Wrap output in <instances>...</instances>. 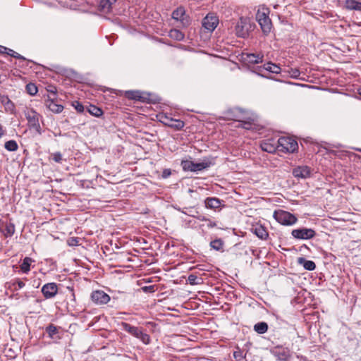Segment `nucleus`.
I'll return each mask as SVG.
<instances>
[{"label":"nucleus","mask_w":361,"mask_h":361,"mask_svg":"<svg viewBox=\"0 0 361 361\" xmlns=\"http://www.w3.org/2000/svg\"><path fill=\"white\" fill-rule=\"evenodd\" d=\"M219 24L218 18L213 14H208L202 20V26L209 32H212Z\"/></svg>","instance_id":"obj_9"},{"label":"nucleus","mask_w":361,"mask_h":361,"mask_svg":"<svg viewBox=\"0 0 361 361\" xmlns=\"http://www.w3.org/2000/svg\"><path fill=\"white\" fill-rule=\"evenodd\" d=\"M162 122L164 125L173 128L176 130H180L184 127L183 121L171 118L165 117V120Z\"/></svg>","instance_id":"obj_12"},{"label":"nucleus","mask_w":361,"mask_h":361,"mask_svg":"<svg viewBox=\"0 0 361 361\" xmlns=\"http://www.w3.org/2000/svg\"><path fill=\"white\" fill-rule=\"evenodd\" d=\"M221 202L216 197H207L205 200L206 207L210 209H217L221 207Z\"/></svg>","instance_id":"obj_15"},{"label":"nucleus","mask_w":361,"mask_h":361,"mask_svg":"<svg viewBox=\"0 0 361 361\" xmlns=\"http://www.w3.org/2000/svg\"><path fill=\"white\" fill-rule=\"evenodd\" d=\"M42 293L46 299L54 298L58 293V287L55 283H48L42 288Z\"/></svg>","instance_id":"obj_10"},{"label":"nucleus","mask_w":361,"mask_h":361,"mask_svg":"<svg viewBox=\"0 0 361 361\" xmlns=\"http://www.w3.org/2000/svg\"><path fill=\"white\" fill-rule=\"evenodd\" d=\"M298 73V71L296 70L295 72H294V76H297V73Z\"/></svg>","instance_id":"obj_48"},{"label":"nucleus","mask_w":361,"mask_h":361,"mask_svg":"<svg viewBox=\"0 0 361 361\" xmlns=\"http://www.w3.org/2000/svg\"><path fill=\"white\" fill-rule=\"evenodd\" d=\"M6 54H8L13 58H16V59H21L23 61L25 60V58L24 56H21L18 53L16 52L15 51H13V49H11L9 48H8V49H7Z\"/></svg>","instance_id":"obj_35"},{"label":"nucleus","mask_w":361,"mask_h":361,"mask_svg":"<svg viewBox=\"0 0 361 361\" xmlns=\"http://www.w3.org/2000/svg\"><path fill=\"white\" fill-rule=\"evenodd\" d=\"M355 11H361V2L357 1Z\"/></svg>","instance_id":"obj_46"},{"label":"nucleus","mask_w":361,"mask_h":361,"mask_svg":"<svg viewBox=\"0 0 361 361\" xmlns=\"http://www.w3.org/2000/svg\"><path fill=\"white\" fill-rule=\"evenodd\" d=\"M15 290L21 289L25 286V283L20 279H16V282L13 283Z\"/></svg>","instance_id":"obj_37"},{"label":"nucleus","mask_w":361,"mask_h":361,"mask_svg":"<svg viewBox=\"0 0 361 361\" xmlns=\"http://www.w3.org/2000/svg\"><path fill=\"white\" fill-rule=\"evenodd\" d=\"M211 247L216 250H220L223 247V242L221 239H216L214 240H212L210 243Z\"/></svg>","instance_id":"obj_32"},{"label":"nucleus","mask_w":361,"mask_h":361,"mask_svg":"<svg viewBox=\"0 0 361 361\" xmlns=\"http://www.w3.org/2000/svg\"><path fill=\"white\" fill-rule=\"evenodd\" d=\"M169 37L173 39L181 41L184 38V34L178 30L173 29L169 32Z\"/></svg>","instance_id":"obj_26"},{"label":"nucleus","mask_w":361,"mask_h":361,"mask_svg":"<svg viewBox=\"0 0 361 361\" xmlns=\"http://www.w3.org/2000/svg\"><path fill=\"white\" fill-rule=\"evenodd\" d=\"M194 163L195 162H193L192 161L185 160V161H182L181 166H182L183 169L184 171H193V170H194Z\"/></svg>","instance_id":"obj_29"},{"label":"nucleus","mask_w":361,"mask_h":361,"mask_svg":"<svg viewBox=\"0 0 361 361\" xmlns=\"http://www.w3.org/2000/svg\"><path fill=\"white\" fill-rule=\"evenodd\" d=\"M1 102L4 106L6 110L12 111L14 109V104L8 96H2L1 97Z\"/></svg>","instance_id":"obj_21"},{"label":"nucleus","mask_w":361,"mask_h":361,"mask_svg":"<svg viewBox=\"0 0 361 361\" xmlns=\"http://www.w3.org/2000/svg\"><path fill=\"white\" fill-rule=\"evenodd\" d=\"M142 289L143 290L144 292H146V293L147 292L153 293L155 290L154 286H144L142 288Z\"/></svg>","instance_id":"obj_40"},{"label":"nucleus","mask_w":361,"mask_h":361,"mask_svg":"<svg viewBox=\"0 0 361 361\" xmlns=\"http://www.w3.org/2000/svg\"><path fill=\"white\" fill-rule=\"evenodd\" d=\"M261 148L264 152L273 153L278 149V144L274 145L270 143L269 141H264L261 144Z\"/></svg>","instance_id":"obj_18"},{"label":"nucleus","mask_w":361,"mask_h":361,"mask_svg":"<svg viewBox=\"0 0 361 361\" xmlns=\"http://www.w3.org/2000/svg\"><path fill=\"white\" fill-rule=\"evenodd\" d=\"M278 150L283 152L293 153L298 148V145L295 140L290 137H281L278 140Z\"/></svg>","instance_id":"obj_2"},{"label":"nucleus","mask_w":361,"mask_h":361,"mask_svg":"<svg viewBox=\"0 0 361 361\" xmlns=\"http://www.w3.org/2000/svg\"><path fill=\"white\" fill-rule=\"evenodd\" d=\"M46 331L48 333L50 337H53L58 333V329L54 325L50 324L47 327Z\"/></svg>","instance_id":"obj_34"},{"label":"nucleus","mask_w":361,"mask_h":361,"mask_svg":"<svg viewBox=\"0 0 361 361\" xmlns=\"http://www.w3.org/2000/svg\"><path fill=\"white\" fill-rule=\"evenodd\" d=\"M123 329L137 338H139L143 343L148 344L150 341V337L148 334L144 333L140 328L131 326L130 324L123 322L121 324Z\"/></svg>","instance_id":"obj_4"},{"label":"nucleus","mask_w":361,"mask_h":361,"mask_svg":"<svg viewBox=\"0 0 361 361\" xmlns=\"http://www.w3.org/2000/svg\"><path fill=\"white\" fill-rule=\"evenodd\" d=\"M300 262H303V267L306 270L312 271L315 269L316 265L313 261L306 260L303 258H300Z\"/></svg>","instance_id":"obj_28"},{"label":"nucleus","mask_w":361,"mask_h":361,"mask_svg":"<svg viewBox=\"0 0 361 361\" xmlns=\"http://www.w3.org/2000/svg\"><path fill=\"white\" fill-rule=\"evenodd\" d=\"M45 106L51 111L55 114H59L63 110V106L61 104H56L54 99H48L45 101Z\"/></svg>","instance_id":"obj_13"},{"label":"nucleus","mask_w":361,"mask_h":361,"mask_svg":"<svg viewBox=\"0 0 361 361\" xmlns=\"http://www.w3.org/2000/svg\"><path fill=\"white\" fill-rule=\"evenodd\" d=\"M282 355L283 356V360H288L290 357V355L289 354V353L286 352V351L283 352Z\"/></svg>","instance_id":"obj_44"},{"label":"nucleus","mask_w":361,"mask_h":361,"mask_svg":"<svg viewBox=\"0 0 361 361\" xmlns=\"http://www.w3.org/2000/svg\"><path fill=\"white\" fill-rule=\"evenodd\" d=\"M254 330L258 334H262L267 331L268 325L266 322H259L254 326Z\"/></svg>","instance_id":"obj_25"},{"label":"nucleus","mask_w":361,"mask_h":361,"mask_svg":"<svg viewBox=\"0 0 361 361\" xmlns=\"http://www.w3.org/2000/svg\"><path fill=\"white\" fill-rule=\"evenodd\" d=\"M197 277L195 276V275H190L188 276V281L190 282V284H195L196 282H195V280H196Z\"/></svg>","instance_id":"obj_42"},{"label":"nucleus","mask_w":361,"mask_h":361,"mask_svg":"<svg viewBox=\"0 0 361 361\" xmlns=\"http://www.w3.org/2000/svg\"><path fill=\"white\" fill-rule=\"evenodd\" d=\"M254 233L260 239L264 240L268 237V232L266 228L262 226H257L254 228Z\"/></svg>","instance_id":"obj_17"},{"label":"nucleus","mask_w":361,"mask_h":361,"mask_svg":"<svg viewBox=\"0 0 361 361\" xmlns=\"http://www.w3.org/2000/svg\"><path fill=\"white\" fill-rule=\"evenodd\" d=\"M2 232L5 237H11L15 233L14 224L12 223L6 224Z\"/></svg>","instance_id":"obj_22"},{"label":"nucleus","mask_w":361,"mask_h":361,"mask_svg":"<svg viewBox=\"0 0 361 361\" xmlns=\"http://www.w3.org/2000/svg\"><path fill=\"white\" fill-rule=\"evenodd\" d=\"M4 135V130L1 125L0 124V137Z\"/></svg>","instance_id":"obj_47"},{"label":"nucleus","mask_w":361,"mask_h":361,"mask_svg":"<svg viewBox=\"0 0 361 361\" xmlns=\"http://www.w3.org/2000/svg\"><path fill=\"white\" fill-rule=\"evenodd\" d=\"M263 68L273 73H279L281 71V68L279 66L271 62L264 64Z\"/></svg>","instance_id":"obj_24"},{"label":"nucleus","mask_w":361,"mask_h":361,"mask_svg":"<svg viewBox=\"0 0 361 361\" xmlns=\"http://www.w3.org/2000/svg\"><path fill=\"white\" fill-rule=\"evenodd\" d=\"M7 49V47L0 45V53L6 54Z\"/></svg>","instance_id":"obj_45"},{"label":"nucleus","mask_w":361,"mask_h":361,"mask_svg":"<svg viewBox=\"0 0 361 361\" xmlns=\"http://www.w3.org/2000/svg\"><path fill=\"white\" fill-rule=\"evenodd\" d=\"M360 95H361V88H360Z\"/></svg>","instance_id":"obj_49"},{"label":"nucleus","mask_w":361,"mask_h":361,"mask_svg":"<svg viewBox=\"0 0 361 361\" xmlns=\"http://www.w3.org/2000/svg\"><path fill=\"white\" fill-rule=\"evenodd\" d=\"M25 116L27 120L30 128L40 133L41 127L39 124L40 115L33 109H26L24 111Z\"/></svg>","instance_id":"obj_5"},{"label":"nucleus","mask_w":361,"mask_h":361,"mask_svg":"<svg viewBox=\"0 0 361 361\" xmlns=\"http://www.w3.org/2000/svg\"><path fill=\"white\" fill-rule=\"evenodd\" d=\"M263 55L255 54H247L244 57V59L250 63H259L263 61Z\"/></svg>","instance_id":"obj_14"},{"label":"nucleus","mask_w":361,"mask_h":361,"mask_svg":"<svg viewBox=\"0 0 361 361\" xmlns=\"http://www.w3.org/2000/svg\"><path fill=\"white\" fill-rule=\"evenodd\" d=\"M292 235L298 239L307 240L314 237L315 231L311 228H302L292 231Z\"/></svg>","instance_id":"obj_7"},{"label":"nucleus","mask_w":361,"mask_h":361,"mask_svg":"<svg viewBox=\"0 0 361 361\" xmlns=\"http://www.w3.org/2000/svg\"><path fill=\"white\" fill-rule=\"evenodd\" d=\"M5 148L11 152L17 150L18 144L15 140H9L5 143Z\"/></svg>","instance_id":"obj_30"},{"label":"nucleus","mask_w":361,"mask_h":361,"mask_svg":"<svg viewBox=\"0 0 361 361\" xmlns=\"http://www.w3.org/2000/svg\"><path fill=\"white\" fill-rule=\"evenodd\" d=\"M357 2L355 0H346L344 6L348 10H355Z\"/></svg>","instance_id":"obj_33"},{"label":"nucleus","mask_w":361,"mask_h":361,"mask_svg":"<svg viewBox=\"0 0 361 361\" xmlns=\"http://www.w3.org/2000/svg\"><path fill=\"white\" fill-rule=\"evenodd\" d=\"M251 29L250 21L247 18H240L235 26V34L239 37L246 38Z\"/></svg>","instance_id":"obj_6"},{"label":"nucleus","mask_w":361,"mask_h":361,"mask_svg":"<svg viewBox=\"0 0 361 361\" xmlns=\"http://www.w3.org/2000/svg\"><path fill=\"white\" fill-rule=\"evenodd\" d=\"M273 216L277 222L284 226L293 225L298 220L293 214L281 209L275 211Z\"/></svg>","instance_id":"obj_3"},{"label":"nucleus","mask_w":361,"mask_h":361,"mask_svg":"<svg viewBox=\"0 0 361 361\" xmlns=\"http://www.w3.org/2000/svg\"><path fill=\"white\" fill-rule=\"evenodd\" d=\"M87 111L90 114L96 117H99L103 114V111L94 105H90L88 107Z\"/></svg>","instance_id":"obj_27"},{"label":"nucleus","mask_w":361,"mask_h":361,"mask_svg":"<svg viewBox=\"0 0 361 361\" xmlns=\"http://www.w3.org/2000/svg\"><path fill=\"white\" fill-rule=\"evenodd\" d=\"M116 0H101L99 8L101 11L108 13L111 9V6Z\"/></svg>","instance_id":"obj_16"},{"label":"nucleus","mask_w":361,"mask_h":361,"mask_svg":"<svg viewBox=\"0 0 361 361\" xmlns=\"http://www.w3.org/2000/svg\"><path fill=\"white\" fill-rule=\"evenodd\" d=\"M310 173V169L307 166H298L293 170V175L295 178H307Z\"/></svg>","instance_id":"obj_11"},{"label":"nucleus","mask_w":361,"mask_h":361,"mask_svg":"<svg viewBox=\"0 0 361 361\" xmlns=\"http://www.w3.org/2000/svg\"><path fill=\"white\" fill-rule=\"evenodd\" d=\"M73 106H74V108L76 109V111H77L78 112H79V113H82V112H83V111H84V106H83V105H82L81 103H80L79 102H77V101L74 102L73 103Z\"/></svg>","instance_id":"obj_36"},{"label":"nucleus","mask_w":361,"mask_h":361,"mask_svg":"<svg viewBox=\"0 0 361 361\" xmlns=\"http://www.w3.org/2000/svg\"><path fill=\"white\" fill-rule=\"evenodd\" d=\"M269 10L267 8H262L258 9L256 13V20L261 27L264 34L268 35L272 27L271 19L269 17Z\"/></svg>","instance_id":"obj_1"},{"label":"nucleus","mask_w":361,"mask_h":361,"mask_svg":"<svg viewBox=\"0 0 361 361\" xmlns=\"http://www.w3.org/2000/svg\"><path fill=\"white\" fill-rule=\"evenodd\" d=\"M212 165V162L208 159H204L201 162L194 163V170L193 171H202L205 169H207Z\"/></svg>","instance_id":"obj_19"},{"label":"nucleus","mask_w":361,"mask_h":361,"mask_svg":"<svg viewBox=\"0 0 361 361\" xmlns=\"http://www.w3.org/2000/svg\"><path fill=\"white\" fill-rule=\"evenodd\" d=\"M128 97L132 99H138L140 97L138 92H128Z\"/></svg>","instance_id":"obj_39"},{"label":"nucleus","mask_w":361,"mask_h":361,"mask_svg":"<svg viewBox=\"0 0 361 361\" xmlns=\"http://www.w3.org/2000/svg\"><path fill=\"white\" fill-rule=\"evenodd\" d=\"M171 175V171L169 169H165L163 171L162 176L164 178H168Z\"/></svg>","instance_id":"obj_43"},{"label":"nucleus","mask_w":361,"mask_h":361,"mask_svg":"<svg viewBox=\"0 0 361 361\" xmlns=\"http://www.w3.org/2000/svg\"><path fill=\"white\" fill-rule=\"evenodd\" d=\"M91 300L97 305H104L110 300V296L103 290H95L91 294Z\"/></svg>","instance_id":"obj_8"},{"label":"nucleus","mask_w":361,"mask_h":361,"mask_svg":"<svg viewBox=\"0 0 361 361\" xmlns=\"http://www.w3.org/2000/svg\"><path fill=\"white\" fill-rule=\"evenodd\" d=\"M52 159L55 162L59 163L62 160V155L60 152L52 154Z\"/></svg>","instance_id":"obj_38"},{"label":"nucleus","mask_w":361,"mask_h":361,"mask_svg":"<svg viewBox=\"0 0 361 361\" xmlns=\"http://www.w3.org/2000/svg\"><path fill=\"white\" fill-rule=\"evenodd\" d=\"M240 126H241L242 128L248 130V129L251 128L252 123L250 122L243 121V122H242Z\"/></svg>","instance_id":"obj_41"},{"label":"nucleus","mask_w":361,"mask_h":361,"mask_svg":"<svg viewBox=\"0 0 361 361\" xmlns=\"http://www.w3.org/2000/svg\"><path fill=\"white\" fill-rule=\"evenodd\" d=\"M33 260L28 257L23 259L22 264H20V269L23 273H27L30 270V264Z\"/></svg>","instance_id":"obj_23"},{"label":"nucleus","mask_w":361,"mask_h":361,"mask_svg":"<svg viewBox=\"0 0 361 361\" xmlns=\"http://www.w3.org/2000/svg\"><path fill=\"white\" fill-rule=\"evenodd\" d=\"M26 91L29 94L34 96L37 93V87L34 83L30 82L26 85Z\"/></svg>","instance_id":"obj_31"},{"label":"nucleus","mask_w":361,"mask_h":361,"mask_svg":"<svg viewBox=\"0 0 361 361\" xmlns=\"http://www.w3.org/2000/svg\"><path fill=\"white\" fill-rule=\"evenodd\" d=\"M185 13V9L183 7H178L173 11L172 18L176 20L183 21Z\"/></svg>","instance_id":"obj_20"}]
</instances>
